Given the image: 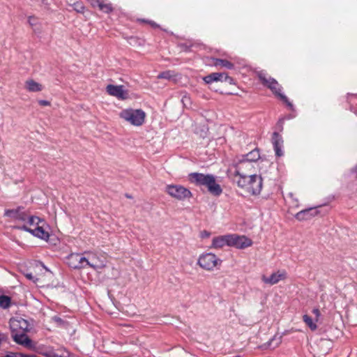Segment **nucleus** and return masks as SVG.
<instances>
[{
  "label": "nucleus",
  "mask_w": 357,
  "mask_h": 357,
  "mask_svg": "<svg viewBox=\"0 0 357 357\" xmlns=\"http://www.w3.org/2000/svg\"><path fill=\"white\" fill-rule=\"evenodd\" d=\"M272 143L273 144L275 155L280 157L283 155L282 150L283 140L282 137L277 132H274L272 137Z\"/></svg>",
  "instance_id": "obj_18"
},
{
  "label": "nucleus",
  "mask_w": 357,
  "mask_h": 357,
  "mask_svg": "<svg viewBox=\"0 0 357 357\" xmlns=\"http://www.w3.org/2000/svg\"><path fill=\"white\" fill-rule=\"evenodd\" d=\"M259 158H260V155H259V150L255 149V150H252V151L249 152L248 154H246L244 156L243 160H245L246 161L251 162L252 163L259 164V162H257V160L259 159ZM262 162H263L262 161L260 162L259 165Z\"/></svg>",
  "instance_id": "obj_22"
},
{
  "label": "nucleus",
  "mask_w": 357,
  "mask_h": 357,
  "mask_svg": "<svg viewBox=\"0 0 357 357\" xmlns=\"http://www.w3.org/2000/svg\"><path fill=\"white\" fill-rule=\"evenodd\" d=\"M236 183L238 187L244 189L253 195H259L261 192L263 186L261 173L259 174L255 173L245 177H239L236 179Z\"/></svg>",
  "instance_id": "obj_3"
},
{
  "label": "nucleus",
  "mask_w": 357,
  "mask_h": 357,
  "mask_svg": "<svg viewBox=\"0 0 357 357\" xmlns=\"http://www.w3.org/2000/svg\"><path fill=\"white\" fill-rule=\"evenodd\" d=\"M210 235H211V233L206 230L202 231L200 234V236L202 238H208L210 236Z\"/></svg>",
  "instance_id": "obj_33"
},
{
  "label": "nucleus",
  "mask_w": 357,
  "mask_h": 357,
  "mask_svg": "<svg viewBox=\"0 0 357 357\" xmlns=\"http://www.w3.org/2000/svg\"><path fill=\"white\" fill-rule=\"evenodd\" d=\"M311 211H312V208L303 210L296 213V218L298 219V220H307V219L310 218V212Z\"/></svg>",
  "instance_id": "obj_24"
},
{
  "label": "nucleus",
  "mask_w": 357,
  "mask_h": 357,
  "mask_svg": "<svg viewBox=\"0 0 357 357\" xmlns=\"http://www.w3.org/2000/svg\"><path fill=\"white\" fill-rule=\"evenodd\" d=\"M119 117L135 126H142L146 118V113L141 109L127 108L121 110Z\"/></svg>",
  "instance_id": "obj_5"
},
{
  "label": "nucleus",
  "mask_w": 357,
  "mask_h": 357,
  "mask_svg": "<svg viewBox=\"0 0 357 357\" xmlns=\"http://www.w3.org/2000/svg\"><path fill=\"white\" fill-rule=\"evenodd\" d=\"M273 342H275V344L273 348L278 347L282 342V336L275 335L273 338L271 340L270 344H271Z\"/></svg>",
  "instance_id": "obj_30"
},
{
  "label": "nucleus",
  "mask_w": 357,
  "mask_h": 357,
  "mask_svg": "<svg viewBox=\"0 0 357 357\" xmlns=\"http://www.w3.org/2000/svg\"><path fill=\"white\" fill-rule=\"evenodd\" d=\"M11 334L29 332L31 328L29 321L22 317H13L9 321Z\"/></svg>",
  "instance_id": "obj_8"
},
{
  "label": "nucleus",
  "mask_w": 357,
  "mask_h": 357,
  "mask_svg": "<svg viewBox=\"0 0 357 357\" xmlns=\"http://www.w3.org/2000/svg\"><path fill=\"white\" fill-rule=\"evenodd\" d=\"M20 228L43 240L47 241L50 237L48 225L44 220L37 216L27 215L26 222Z\"/></svg>",
  "instance_id": "obj_1"
},
{
  "label": "nucleus",
  "mask_w": 357,
  "mask_h": 357,
  "mask_svg": "<svg viewBox=\"0 0 357 357\" xmlns=\"http://www.w3.org/2000/svg\"><path fill=\"white\" fill-rule=\"evenodd\" d=\"M151 25H152L153 26H157V25H156V24H155V23H154V22H152V23H151Z\"/></svg>",
  "instance_id": "obj_40"
},
{
  "label": "nucleus",
  "mask_w": 357,
  "mask_h": 357,
  "mask_svg": "<svg viewBox=\"0 0 357 357\" xmlns=\"http://www.w3.org/2000/svg\"><path fill=\"white\" fill-rule=\"evenodd\" d=\"M33 351L44 356L46 357H58L59 356L53 351V349L50 347H46L43 346L36 347L35 345V349H33Z\"/></svg>",
  "instance_id": "obj_20"
},
{
  "label": "nucleus",
  "mask_w": 357,
  "mask_h": 357,
  "mask_svg": "<svg viewBox=\"0 0 357 357\" xmlns=\"http://www.w3.org/2000/svg\"><path fill=\"white\" fill-rule=\"evenodd\" d=\"M287 274L285 271H278L273 273L269 277L262 275L261 280L265 284L273 285L278 283L280 281L284 280L287 278Z\"/></svg>",
  "instance_id": "obj_12"
},
{
  "label": "nucleus",
  "mask_w": 357,
  "mask_h": 357,
  "mask_svg": "<svg viewBox=\"0 0 357 357\" xmlns=\"http://www.w3.org/2000/svg\"><path fill=\"white\" fill-rule=\"evenodd\" d=\"M215 66H221L222 67H225L227 68L231 69L233 68V64L225 59H216L214 63Z\"/></svg>",
  "instance_id": "obj_26"
},
{
  "label": "nucleus",
  "mask_w": 357,
  "mask_h": 357,
  "mask_svg": "<svg viewBox=\"0 0 357 357\" xmlns=\"http://www.w3.org/2000/svg\"><path fill=\"white\" fill-rule=\"evenodd\" d=\"M52 319L58 324H61L62 323L61 319L59 317L54 316L52 318Z\"/></svg>",
  "instance_id": "obj_36"
},
{
  "label": "nucleus",
  "mask_w": 357,
  "mask_h": 357,
  "mask_svg": "<svg viewBox=\"0 0 357 357\" xmlns=\"http://www.w3.org/2000/svg\"><path fill=\"white\" fill-rule=\"evenodd\" d=\"M166 192L169 195L178 200H183L192 196V192L188 188L179 185H167Z\"/></svg>",
  "instance_id": "obj_7"
},
{
  "label": "nucleus",
  "mask_w": 357,
  "mask_h": 357,
  "mask_svg": "<svg viewBox=\"0 0 357 357\" xmlns=\"http://www.w3.org/2000/svg\"><path fill=\"white\" fill-rule=\"evenodd\" d=\"M259 78L261 82L264 85L267 86L275 96L279 97L283 101L287 102V97L280 93L281 87L275 79L271 77H266V76L261 73L259 74Z\"/></svg>",
  "instance_id": "obj_9"
},
{
  "label": "nucleus",
  "mask_w": 357,
  "mask_h": 357,
  "mask_svg": "<svg viewBox=\"0 0 357 357\" xmlns=\"http://www.w3.org/2000/svg\"><path fill=\"white\" fill-rule=\"evenodd\" d=\"M174 73L172 71L168 70L163 73H161L158 75V78L159 79H171L174 77Z\"/></svg>",
  "instance_id": "obj_27"
},
{
  "label": "nucleus",
  "mask_w": 357,
  "mask_h": 357,
  "mask_svg": "<svg viewBox=\"0 0 357 357\" xmlns=\"http://www.w3.org/2000/svg\"><path fill=\"white\" fill-rule=\"evenodd\" d=\"M312 313L316 316V318H317L316 321H317L318 320L319 317L320 316V312H319V309H317V308L313 309Z\"/></svg>",
  "instance_id": "obj_35"
},
{
  "label": "nucleus",
  "mask_w": 357,
  "mask_h": 357,
  "mask_svg": "<svg viewBox=\"0 0 357 357\" xmlns=\"http://www.w3.org/2000/svg\"><path fill=\"white\" fill-rule=\"evenodd\" d=\"M188 179L190 183L196 185L206 187L208 192L215 196H219L222 192L220 185L217 183L213 175L191 173L188 175Z\"/></svg>",
  "instance_id": "obj_2"
},
{
  "label": "nucleus",
  "mask_w": 357,
  "mask_h": 357,
  "mask_svg": "<svg viewBox=\"0 0 357 357\" xmlns=\"http://www.w3.org/2000/svg\"><path fill=\"white\" fill-rule=\"evenodd\" d=\"M252 245V240L245 236L231 234L230 247H234L237 249H245L250 247Z\"/></svg>",
  "instance_id": "obj_11"
},
{
  "label": "nucleus",
  "mask_w": 357,
  "mask_h": 357,
  "mask_svg": "<svg viewBox=\"0 0 357 357\" xmlns=\"http://www.w3.org/2000/svg\"><path fill=\"white\" fill-rule=\"evenodd\" d=\"M4 215L15 220L19 221L24 224L26 220L27 214L21 208L17 209H8L5 211Z\"/></svg>",
  "instance_id": "obj_17"
},
{
  "label": "nucleus",
  "mask_w": 357,
  "mask_h": 357,
  "mask_svg": "<svg viewBox=\"0 0 357 357\" xmlns=\"http://www.w3.org/2000/svg\"><path fill=\"white\" fill-rule=\"evenodd\" d=\"M28 22L30 24V26H33L38 24V20L36 17L33 16L29 17Z\"/></svg>",
  "instance_id": "obj_31"
},
{
  "label": "nucleus",
  "mask_w": 357,
  "mask_h": 357,
  "mask_svg": "<svg viewBox=\"0 0 357 357\" xmlns=\"http://www.w3.org/2000/svg\"><path fill=\"white\" fill-rule=\"evenodd\" d=\"M68 265L73 268H86V261L83 254L73 253L68 258Z\"/></svg>",
  "instance_id": "obj_13"
},
{
  "label": "nucleus",
  "mask_w": 357,
  "mask_h": 357,
  "mask_svg": "<svg viewBox=\"0 0 357 357\" xmlns=\"http://www.w3.org/2000/svg\"><path fill=\"white\" fill-rule=\"evenodd\" d=\"M93 7H98L99 9L105 13H110L112 10V5L109 3H105L104 1L98 0V3H95Z\"/></svg>",
  "instance_id": "obj_23"
},
{
  "label": "nucleus",
  "mask_w": 357,
  "mask_h": 357,
  "mask_svg": "<svg viewBox=\"0 0 357 357\" xmlns=\"http://www.w3.org/2000/svg\"><path fill=\"white\" fill-rule=\"evenodd\" d=\"M181 101H182L183 104L184 105V106H185V107L190 106L191 105L190 98L187 94H185L182 97Z\"/></svg>",
  "instance_id": "obj_29"
},
{
  "label": "nucleus",
  "mask_w": 357,
  "mask_h": 357,
  "mask_svg": "<svg viewBox=\"0 0 357 357\" xmlns=\"http://www.w3.org/2000/svg\"><path fill=\"white\" fill-rule=\"evenodd\" d=\"M223 82H227L230 84H235V82H234V79L231 78V77L228 76V75L227 73H225V77H224V78H223Z\"/></svg>",
  "instance_id": "obj_32"
},
{
  "label": "nucleus",
  "mask_w": 357,
  "mask_h": 357,
  "mask_svg": "<svg viewBox=\"0 0 357 357\" xmlns=\"http://www.w3.org/2000/svg\"><path fill=\"white\" fill-rule=\"evenodd\" d=\"M24 89L29 92H40L43 90L44 86L40 83L29 79L24 83Z\"/></svg>",
  "instance_id": "obj_19"
},
{
  "label": "nucleus",
  "mask_w": 357,
  "mask_h": 357,
  "mask_svg": "<svg viewBox=\"0 0 357 357\" xmlns=\"http://www.w3.org/2000/svg\"><path fill=\"white\" fill-rule=\"evenodd\" d=\"M230 239L231 234H226L213 237L212 239L211 245H210V248L218 250L222 249L225 246L230 247Z\"/></svg>",
  "instance_id": "obj_15"
},
{
  "label": "nucleus",
  "mask_w": 357,
  "mask_h": 357,
  "mask_svg": "<svg viewBox=\"0 0 357 357\" xmlns=\"http://www.w3.org/2000/svg\"><path fill=\"white\" fill-rule=\"evenodd\" d=\"M88 1L90 2L91 6H93L95 3H98V0H88Z\"/></svg>",
  "instance_id": "obj_39"
},
{
  "label": "nucleus",
  "mask_w": 357,
  "mask_h": 357,
  "mask_svg": "<svg viewBox=\"0 0 357 357\" xmlns=\"http://www.w3.org/2000/svg\"><path fill=\"white\" fill-rule=\"evenodd\" d=\"M222 260L213 252H203L198 257L197 264L203 270L212 272L219 270Z\"/></svg>",
  "instance_id": "obj_4"
},
{
  "label": "nucleus",
  "mask_w": 357,
  "mask_h": 357,
  "mask_svg": "<svg viewBox=\"0 0 357 357\" xmlns=\"http://www.w3.org/2000/svg\"><path fill=\"white\" fill-rule=\"evenodd\" d=\"M84 256L86 267L89 266L94 270H98L103 268L106 266L105 261L102 260L96 252L91 251L84 252Z\"/></svg>",
  "instance_id": "obj_10"
},
{
  "label": "nucleus",
  "mask_w": 357,
  "mask_h": 357,
  "mask_svg": "<svg viewBox=\"0 0 357 357\" xmlns=\"http://www.w3.org/2000/svg\"><path fill=\"white\" fill-rule=\"evenodd\" d=\"M19 333L11 334L13 340L18 344L22 345L31 350L35 349L36 344L25 334Z\"/></svg>",
  "instance_id": "obj_14"
},
{
  "label": "nucleus",
  "mask_w": 357,
  "mask_h": 357,
  "mask_svg": "<svg viewBox=\"0 0 357 357\" xmlns=\"http://www.w3.org/2000/svg\"><path fill=\"white\" fill-rule=\"evenodd\" d=\"M224 77H225V73H213L205 76L203 79L206 84H211L213 82H223Z\"/></svg>",
  "instance_id": "obj_21"
},
{
  "label": "nucleus",
  "mask_w": 357,
  "mask_h": 357,
  "mask_svg": "<svg viewBox=\"0 0 357 357\" xmlns=\"http://www.w3.org/2000/svg\"><path fill=\"white\" fill-rule=\"evenodd\" d=\"M20 357H37L35 355H28V354H24L22 353H20Z\"/></svg>",
  "instance_id": "obj_38"
},
{
  "label": "nucleus",
  "mask_w": 357,
  "mask_h": 357,
  "mask_svg": "<svg viewBox=\"0 0 357 357\" xmlns=\"http://www.w3.org/2000/svg\"><path fill=\"white\" fill-rule=\"evenodd\" d=\"M38 102L41 106H50V102H49L47 100H38Z\"/></svg>",
  "instance_id": "obj_34"
},
{
  "label": "nucleus",
  "mask_w": 357,
  "mask_h": 357,
  "mask_svg": "<svg viewBox=\"0 0 357 357\" xmlns=\"http://www.w3.org/2000/svg\"><path fill=\"white\" fill-rule=\"evenodd\" d=\"M106 91L110 96L116 97L119 99L125 100L128 98V92L124 90V87L121 85L109 84L106 87Z\"/></svg>",
  "instance_id": "obj_16"
},
{
  "label": "nucleus",
  "mask_w": 357,
  "mask_h": 357,
  "mask_svg": "<svg viewBox=\"0 0 357 357\" xmlns=\"http://www.w3.org/2000/svg\"><path fill=\"white\" fill-rule=\"evenodd\" d=\"M259 167V164L252 163L243 159L236 167L235 181L239 177H245L256 173V169Z\"/></svg>",
  "instance_id": "obj_6"
},
{
  "label": "nucleus",
  "mask_w": 357,
  "mask_h": 357,
  "mask_svg": "<svg viewBox=\"0 0 357 357\" xmlns=\"http://www.w3.org/2000/svg\"><path fill=\"white\" fill-rule=\"evenodd\" d=\"M303 321L309 326V328L312 331H315L317 328V326L314 321H313L312 319L307 314L303 315Z\"/></svg>",
  "instance_id": "obj_25"
},
{
  "label": "nucleus",
  "mask_w": 357,
  "mask_h": 357,
  "mask_svg": "<svg viewBox=\"0 0 357 357\" xmlns=\"http://www.w3.org/2000/svg\"><path fill=\"white\" fill-rule=\"evenodd\" d=\"M25 276L27 279L33 280L34 282H36L35 278L32 275L31 273H26Z\"/></svg>",
  "instance_id": "obj_37"
},
{
  "label": "nucleus",
  "mask_w": 357,
  "mask_h": 357,
  "mask_svg": "<svg viewBox=\"0 0 357 357\" xmlns=\"http://www.w3.org/2000/svg\"><path fill=\"white\" fill-rule=\"evenodd\" d=\"M10 300L9 297L6 296H0V306L6 308L10 305Z\"/></svg>",
  "instance_id": "obj_28"
}]
</instances>
